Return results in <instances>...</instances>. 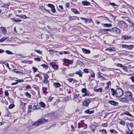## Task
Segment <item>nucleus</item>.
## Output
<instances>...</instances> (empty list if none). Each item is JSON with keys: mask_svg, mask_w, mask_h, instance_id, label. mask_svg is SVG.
Wrapping results in <instances>:
<instances>
[{"mask_svg": "<svg viewBox=\"0 0 134 134\" xmlns=\"http://www.w3.org/2000/svg\"><path fill=\"white\" fill-rule=\"evenodd\" d=\"M48 121V120L45 119L43 118H41L37 120L32 125L33 126H37Z\"/></svg>", "mask_w": 134, "mask_h": 134, "instance_id": "obj_1", "label": "nucleus"}, {"mask_svg": "<svg viewBox=\"0 0 134 134\" xmlns=\"http://www.w3.org/2000/svg\"><path fill=\"white\" fill-rule=\"evenodd\" d=\"M121 32L120 30L118 28L115 27L112 28V32L113 35H111L112 36L115 37L116 36L119 34Z\"/></svg>", "mask_w": 134, "mask_h": 134, "instance_id": "obj_2", "label": "nucleus"}, {"mask_svg": "<svg viewBox=\"0 0 134 134\" xmlns=\"http://www.w3.org/2000/svg\"><path fill=\"white\" fill-rule=\"evenodd\" d=\"M118 24L119 27L120 28H124L127 26V25L126 22L122 20H120L119 21Z\"/></svg>", "mask_w": 134, "mask_h": 134, "instance_id": "obj_3", "label": "nucleus"}, {"mask_svg": "<svg viewBox=\"0 0 134 134\" xmlns=\"http://www.w3.org/2000/svg\"><path fill=\"white\" fill-rule=\"evenodd\" d=\"M116 97H121L123 94V91L120 88H118L115 91Z\"/></svg>", "mask_w": 134, "mask_h": 134, "instance_id": "obj_4", "label": "nucleus"}, {"mask_svg": "<svg viewBox=\"0 0 134 134\" xmlns=\"http://www.w3.org/2000/svg\"><path fill=\"white\" fill-rule=\"evenodd\" d=\"M91 99V98L90 99H86L82 102L83 105L85 107H88L90 103V100Z\"/></svg>", "mask_w": 134, "mask_h": 134, "instance_id": "obj_5", "label": "nucleus"}, {"mask_svg": "<svg viewBox=\"0 0 134 134\" xmlns=\"http://www.w3.org/2000/svg\"><path fill=\"white\" fill-rule=\"evenodd\" d=\"M81 97L79 96V94H76L74 95V99L75 101H76L77 103H79L81 101L80 99Z\"/></svg>", "mask_w": 134, "mask_h": 134, "instance_id": "obj_6", "label": "nucleus"}, {"mask_svg": "<svg viewBox=\"0 0 134 134\" xmlns=\"http://www.w3.org/2000/svg\"><path fill=\"white\" fill-rule=\"evenodd\" d=\"M119 100L122 103H127L129 102V100L125 97H122L119 99Z\"/></svg>", "mask_w": 134, "mask_h": 134, "instance_id": "obj_7", "label": "nucleus"}, {"mask_svg": "<svg viewBox=\"0 0 134 134\" xmlns=\"http://www.w3.org/2000/svg\"><path fill=\"white\" fill-rule=\"evenodd\" d=\"M50 64L52 66V67L55 70L57 69L58 68L57 65L55 62H51L50 63Z\"/></svg>", "mask_w": 134, "mask_h": 134, "instance_id": "obj_8", "label": "nucleus"}, {"mask_svg": "<svg viewBox=\"0 0 134 134\" xmlns=\"http://www.w3.org/2000/svg\"><path fill=\"white\" fill-rule=\"evenodd\" d=\"M0 30L2 33L4 35L6 34L7 32L6 28L5 27H0Z\"/></svg>", "mask_w": 134, "mask_h": 134, "instance_id": "obj_9", "label": "nucleus"}, {"mask_svg": "<svg viewBox=\"0 0 134 134\" xmlns=\"http://www.w3.org/2000/svg\"><path fill=\"white\" fill-rule=\"evenodd\" d=\"M64 62L65 63H67L68 64H72L73 62L71 60L64 59H63Z\"/></svg>", "mask_w": 134, "mask_h": 134, "instance_id": "obj_10", "label": "nucleus"}, {"mask_svg": "<svg viewBox=\"0 0 134 134\" xmlns=\"http://www.w3.org/2000/svg\"><path fill=\"white\" fill-rule=\"evenodd\" d=\"M125 96L127 97H131L132 96V93L130 92L126 91L125 92Z\"/></svg>", "mask_w": 134, "mask_h": 134, "instance_id": "obj_11", "label": "nucleus"}, {"mask_svg": "<svg viewBox=\"0 0 134 134\" xmlns=\"http://www.w3.org/2000/svg\"><path fill=\"white\" fill-rule=\"evenodd\" d=\"M109 103L112 105L116 106L118 104V103L115 101L110 100L109 101Z\"/></svg>", "mask_w": 134, "mask_h": 134, "instance_id": "obj_12", "label": "nucleus"}, {"mask_svg": "<svg viewBox=\"0 0 134 134\" xmlns=\"http://www.w3.org/2000/svg\"><path fill=\"white\" fill-rule=\"evenodd\" d=\"M126 115L127 116H130L133 118H134V117L128 111H126L125 112L122 113L121 114V115Z\"/></svg>", "mask_w": 134, "mask_h": 134, "instance_id": "obj_13", "label": "nucleus"}, {"mask_svg": "<svg viewBox=\"0 0 134 134\" xmlns=\"http://www.w3.org/2000/svg\"><path fill=\"white\" fill-rule=\"evenodd\" d=\"M82 50L83 52L85 54H88L90 53V51L89 50L85 48H82Z\"/></svg>", "mask_w": 134, "mask_h": 134, "instance_id": "obj_14", "label": "nucleus"}, {"mask_svg": "<svg viewBox=\"0 0 134 134\" xmlns=\"http://www.w3.org/2000/svg\"><path fill=\"white\" fill-rule=\"evenodd\" d=\"M94 112V110L90 111L89 109H87L85 111V113H86L91 114L93 113Z\"/></svg>", "mask_w": 134, "mask_h": 134, "instance_id": "obj_15", "label": "nucleus"}, {"mask_svg": "<svg viewBox=\"0 0 134 134\" xmlns=\"http://www.w3.org/2000/svg\"><path fill=\"white\" fill-rule=\"evenodd\" d=\"M83 72L80 70H79L78 71H76L75 72V74H77L79 75V77H82V73Z\"/></svg>", "mask_w": 134, "mask_h": 134, "instance_id": "obj_16", "label": "nucleus"}, {"mask_svg": "<svg viewBox=\"0 0 134 134\" xmlns=\"http://www.w3.org/2000/svg\"><path fill=\"white\" fill-rule=\"evenodd\" d=\"M53 86L55 88H57L61 86L59 82H54L53 83Z\"/></svg>", "mask_w": 134, "mask_h": 134, "instance_id": "obj_17", "label": "nucleus"}, {"mask_svg": "<svg viewBox=\"0 0 134 134\" xmlns=\"http://www.w3.org/2000/svg\"><path fill=\"white\" fill-rule=\"evenodd\" d=\"M82 4L85 6L89 5L90 4V3L86 1H83L82 2Z\"/></svg>", "mask_w": 134, "mask_h": 134, "instance_id": "obj_18", "label": "nucleus"}, {"mask_svg": "<svg viewBox=\"0 0 134 134\" xmlns=\"http://www.w3.org/2000/svg\"><path fill=\"white\" fill-rule=\"evenodd\" d=\"M16 16L21 18L23 19H26L29 18L28 17H26L25 15H16Z\"/></svg>", "mask_w": 134, "mask_h": 134, "instance_id": "obj_19", "label": "nucleus"}, {"mask_svg": "<svg viewBox=\"0 0 134 134\" xmlns=\"http://www.w3.org/2000/svg\"><path fill=\"white\" fill-rule=\"evenodd\" d=\"M8 38L7 37H3L2 38L0 39V42H3Z\"/></svg>", "mask_w": 134, "mask_h": 134, "instance_id": "obj_20", "label": "nucleus"}, {"mask_svg": "<svg viewBox=\"0 0 134 134\" xmlns=\"http://www.w3.org/2000/svg\"><path fill=\"white\" fill-rule=\"evenodd\" d=\"M102 88H100L98 89H94V91L95 92H100L102 93Z\"/></svg>", "mask_w": 134, "mask_h": 134, "instance_id": "obj_21", "label": "nucleus"}, {"mask_svg": "<svg viewBox=\"0 0 134 134\" xmlns=\"http://www.w3.org/2000/svg\"><path fill=\"white\" fill-rule=\"evenodd\" d=\"M39 104L40 105L41 107L42 108H45L46 105L43 102H41L39 103Z\"/></svg>", "mask_w": 134, "mask_h": 134, "instance_id": "obj_22", "label": "nucleus"}, {"mask_svg": "<svg viewBox=\"0 0 134 134\" xmlns=\"http://www.w3.org/2000/svg\"><path fill=\"white\" fill-rule=\"evenodd\" d=\"M26 104L25 103H24L22 102H20V104L22 106V109H24L26 105Z\"/></svg>", "mask_w": 134, "mask_h": 134, "instance_id": "obj_23", "label": "nucleus"}, {"mask_svg": "<svg viewBox=\"0 0 134 134\" xmlns=\"http://www.w3.org/2000/svg\"><path fill=\"white\" fill-rule=\"evenodd\" d=\"M111 91L112 95L114 96H116L115 91V90L111 88Z\"/></svg>", "mask_w": 134, "mask_h": 134, "instance_id": "obj_24", "label": "nucleus"}, {"mask_svg": "<svg viewBox=\"0 0 134 134\" xmlns=\"http://www.w3.org/2000/svg\"><path fill=\"white\" fill-rule=\"evenodd\" d=\"M123 37L125 40H128L131 39V36H123Z\"/></svg>", "mask_w": 134, "mask_h": 134, "instance_id": "obj_25", "label": "nucleus"}, {"mask_svg": "<svg viewBox=\"0 0 134 134\" xmlns=\"http://www.w3.org/2000/svg\"><path fill=\"white\" fill-rule=\"evenodd\" d=\"M99 131L102 133V134H107V132L105 130H100Z\"/></svg>", "mask_w": 134, "mask_h": 134, "instance_id": "obj_26", "label": "nucleus"}, {"mask_svg": "<svg viewBox=\"0 0 134 134\" xmlns=\"http://www.w3.org/2000/svg\"><path fill=\"white\" fill-rule=\"evenodd\" d=\"M25 95L28 98H30L31 97V95L27 92H26Z\"/></svg>", "mask_w": 134, "mask_h": 134, "instance_id": "obj_27", "label": "nucleus"}, {"mask_svg": "<svg viewBox=\"0 0 134 134\" xmlns=\"http://www.w3.org/2000/svg\"><path fill=\"white\" fill-rule=\"evenodd\" d=\"M11 19L13 20V22H20L21 21V20L18 19V18H16V19L12 18Z\"/></svg>", "mask_w": 134, "mask_h": 134, "instance_id": "obj_28", "label": "nucleus"}, {"mask_svg": "<svg viewBox=\"0 0 134 134\" xmlns=\"http://www.w3.org/2000/svg\"><path fill=\"white\" fill-rule=\"evenodd\" d=\"M81 91L82 93H87V92L88 91L86 88H84L82 89Z\"/></svg>", "mask_w": 134, "mask_h": 134, "instance_id": "obj_29", "label": "nucleus"}, {"mask_svg": "<svg viewBox=\"0 0 134 134\" xmlns=\"http://www.w3.org/2000/svg\"><path fill=\"white\" fill-rule=\"evenodd\" d=\"M73 12L75 14H80V13L76 9H74L72 10Z\"/></svg>", "mask_w": 134, "mask_h": 134, "instance_id": "obj_30", "label": "nucleus"}, {"mask_svg": "<svg viewBox=\"0 0 134 134\" xmlns=\"http://www.w3.org/2000/svg\"><path fill=\"white\" fill-rule=\"evenodd\" d=\"M32 108V106L31 105H30L28 106V110L27 111L28 113H29L31 111Z\"/></svg>", "mask_w": 134, "mask_h": 134, "instance_id": "obj_31", "label": "nucleus"}, {"mask_svg": "<svg viewBox=\"0 0 134 134\" xmlns=\"http://www.w3.org/2000/svg\"><path fill=\"white\" fill-rule=\"evenodd\" d=\"M41 66H43V68L45 69H47L48 68V66L44 64H42L41 65Z\"/></svg>", "mask_w": 134, "mask_h": 134, "instance_id": "obj_32", "label": "nucleus"}, {"mask_svg": "<svg viewBox=\"0 0 134 134\" xmlns=\"http://www.w3.org/2000/svg\"><path fill=\"white\" fill-rule=\"evenodd\" d=\"M110 132L111 133L116 134L117 133V131L114 129H111L110 130Z\"/></svg>", "mask_w": 134, "mask_h": 134, "instance_id": "obj_33", "label": "nucleus"}, {"mask_svg": "<svg viewBox=\"0 0 134 134\" xmlns=\"http://www.w3.org/2000/svg\"><path fill=\"white\" fill-rule=\"evenodd\" d=\"M133 46L132 45H127V48L129 50H131L133 49Z\"/></svg>", "mask_w": 134, "mask_h": 134, "instance_id": "obj_34", "label": "nucleus"}, {"mask_svg": "<svg viewBox=\"0 0 134 134\" xmlns=\"http://www.w3.org/2000/svg\"><path fill=\"white\" fill-rule=\"evenodd\" d=\"M43 82L45 84H47L49 83V81L48 79H44L43 80Z\"/></svg>", "mask_w": 134, "mask_h": 134, "instance_id": "obj_35", "label": "nucleus"}, {"mask_svg": "<svg viewBox=\"0 0 134 134\" xmlns=\"http://www.w3.org/2000/svg\"><path fill=\"white\" fill-rule=\"evenodd\" d=\"M112 26V25L111 24H105L103 25V26L104 27H110Z\"/></svg>", "mask_w": 134, "mask_h": 134, "instance_id": "obj_36", "label": "nucleus"}, {"mask_svg": "<svg viewBox=\"0 0 134 134\" xmlns=\"http://www.w3.org/2000/svg\"><path fill=\"white\" fill-rule=\"evenodd\" d=\"M36 105H34L32 107V110H35L40 109L39 107H37Z\"/></svg>", "mask_w": 134, "mask_h": 134, "instance_id": "obj_37", "label": "nucleus"}, {"mask_svg": "<svg viewBox=\"0 0 134 134\" xmlns=\"http://www.w3.org/2000/svg\"><path fill=\"white\" fill-rule=\"evenodd\" d=\"M1 7H3V8H7L8 9H9L8 5H7L6 4H4L2 5L1 6Z\"/></svg>", "mask_w": 134, "mask_h": 134, "instance_id": "obj_38", "label": "nucleus"}, {"mask_svg": "<svg viewBox=\"0 0 134 134\" xmlns=\"http://www.w3.org/2000/svg\"><path fill=\"white\" fill-rule=\"evenodd\" d=\"M44 79H48L49 78L48 75L46 74H43Z\"/></svg>", "mask_w": 134, "mask_h": 134, "instance_id": "obj_39", "label": "nucleus"}, {"mask_svg": "<svg viewBox=\"0 0 134 134\" xmlns=\"http://www.w3.org/2000/svg\"><path fill=\"white\" fill-rule=\"evenodd\" d=\"M47 6L52 9L54 8L55 7L53 5L50 4H48Z\"/></svg>", "mask_w": 134, "mask_h": 134, "instance_id": "obj_40", "label": "nucleus"}, {"mask_svg": "<svg viewBox=\"0 0 134 134\" xmlns=\"http://www.w3.org/2000/svg\"><path fill=\"white\" fill-rule=\"evenodd\" d=\"M114 48H112L111 47H109L107 48L106 50H108L110 52L113 51Z\"/></svg>", "mask_w": 134, "mask_h": 134, "instance_id": "obj_41", "label": "nucleus"}, {"mask_svg": "<svg viewBox=\"0 0 134 134\" xmlns=\"http://www.w3.org/2000/svg\"><path fill=\"white\" fill-rule=\"evenodd\" d=\"M111 82L110 81H109L108 82H107L106 83V84L107 85V86L106 87V88H108L109 85H111Z\"/></svg>", "mask_w": 134, "mask_h": 134, "instance_id": "obj_42", "label": "nucleus"}, {"mask_svg": "<svg viewBox=\"0 0 134 134\" xmlns=\"http://www.w3.org/2000/svg\"><path fill=\"white\" fill-rule=\"evenodd\" d=\"M34 51L41 54H42V52L41 51L36 49L34 50Z\"/></svg>", "mask_w": 134, "mask_h": 134, "instance_id": "obj_43", "label": "nucleus"}, {"mask_svg": "<svg viewBox=\"0 0 134 134\" xmlns=\"http://www.w3.org/2000/svg\"><path fill=\"white\" fill-rule=\"evenodd\" d=\"M14 105L11 104L9 106V108L10 109H12L14 107Z\"/></svg>", "mask_w": 134, "mask_h": 134, "instance_id": "obj_44", "label": "nucleus"}, {"mask_svg": "<svg viewBox=\"0 0 134 134\" xmlns=\"http://www.w3.org/2000/svg\"><path fill=\"white\" fill-rule=\"evenodd\" d=\"M83 71L85 73H87L90 72L89 71V69H84L83 70Z\"/></svg>", "mask_w": 134, "mask_h": 134, "instance_id": "obj_45", "label": "nucleus"}, {"mask_svg": "<svg viewBox=\"0 0 134 134\" xmlns=\"http://www.w3.org/2000/svg\"><path fill=\"white\" fill-rule=\"evenodd\" d=\"M6 52L7 54H13V53L7 50L6 51Z\"/></svg>", "mask_w": 134, "mask_h": 134, "instance_id": "obj_46", "label": "nucleus"}, {"mask_svg": "<svg viewBox=\"0 0 134 134\" xmlns=\"http://www.w3.org/2000/svg\"><path fill=\"white\" fill-rule=\"evenodd\" d=\"M43 91L44 93H45L47 91V88L46 87H43L42 88Z\"/></svg>", "mask_w": 134, "mask_h": 134, "instance_id": "obj_47", "label": "nucleus"}, {"mask_svg": "<svg viewBox=\"0 0 134 134\" xmlns=\"http://www.w3.org/2000/svg\"><path fill=\"white\" fill-rule=\"evenodd\" d=\"M13 72H15L17 74H18L19 73H20V72L18 71H17L16 69H14L12 71Z\"/></svg>", "mask_w": 134, "mask_h": 134, "instance_id": "obj_48", "label": "nucleus"}, {"mask_svg": "<svg viewBox=\"0 0 134 134\" xmlns=\"http://www.w3.org/2000/svg\"><path fill=\"white\" fill-rule=\"evenodd\" d=\"M116 65L117 66L121 67V68L123 65L122 64L119 63H116Z\"/></svg>", "mask_w": 134, "mask_h": 134, "instance_id": "obj_49", "label": "nucleus"}, {"mask_svg": "<svg viewBox=\"0 0 134 134\" xmlns=\"http://www.w3.org/2000/svg\"><path fill=\"white\" fill-rule=\"evenodd\" d=\"M15 81L18 82V83H21L23 82L24 81V80H16Z\"/></svg>", "mask_w": 134, "mask_h": 134, "instance_id": "obj_50", "label": "nucleus"}, {"mask_svg": "<svg viewBox=\"0 0 134 134\" xmlns=\"http://www.w3.org/2000/svg\"><path fill=\"white\" fill-rule=\"evenodd\" d=\"M90 76L94 78L95 77V74L93 72L91 73Z\"/></svg>", "mask_w": 134, "mask_h": 134, "instance_id": "obj_51", "label": "nucleus"}, {"mask_svg": "<svg viewBox=\"0 0 134 134\" xmlns=\"http://www.w3.org/2000/svg\"><path fill=\"white\" fill-rule=\"evenodd\" d=\"M32 69L34 70V73L36 72L38 70L37 68L34 67H32Z\"/></svg>", "mask_w": 134, "mask_h": 134, "instance_id": "obj_52", "label": "nucleus"}, {"mask_svg": "<svg viewBox=\"0 0 134 134\" xmlns=\"http://www.w3.org/2000/svg\"><path fill=\"white\" fill-rule=\"evenodd\" d=\"M121 68H122L124 70L126 71L127 70V68L125 66L123 65Z\"/></svg>", "mask_w": 134, "mask_h": 134, "instance_id": "obj_53", "label": "nucleus"}, {"mask_svg": "<svg viewBox=\"0 0 134 134\" xmlns=\"http://www.w3.org/2000/svg\"><path fill=\"white\" fill-rule=\"evenodd\" d=\"M4 94L6 96H8L9 95V93L8 90L5 91Z\"/></svg>", "mask_w": 134, "mask_h": 134, "instance_id": "obj_54", "label": "nucleus"}, {"mask_svg": "<svg viewBox=\"0 0 134 134\" xmlns=\"http://www.w3.org/2000/svg\"><path fill=\"white\" fill-rule=\"evenodd\" d=\"M84 93V94L82 95V97H84L85 96H90L89 94L88 93Z\"/></svg>", "mask_w": 134, "mask_h": 134, "instance_id": "obj_55", "label": "nucleus"}, {"mask_svg": "<svg viewBox=\"0 0 134 134\" xmlns=\"http://www.w3.org/2000/svg\"><path fill=\"white\" fill-rule=\"evenodd\" d=\"M34 60L35 61H37V62H39L41 60V59L39 58H35Z\"/></svg>", "mask_w": 134, "mask_h": 134, "instance_id": "obj_56", "label": "nucleus"}, {"mask_svg": "<svg viewBox=\"0 0 134 134\" xmlns=\"http://www.w3.org/2000/svg\"><path fill=\"white\" fill-rule=\"evenodd\" d=\"M120 124L124 125L125 124V122L123 121H121L119 122Z\"/></svg>", "mask_w": 134, "mask_h": 134, "instance_id": "obj_57", "label": "nucleus"}, {"mask_svg": "<svg viewBox=\"0 0 134 134\" xmlns=\"http://www.w3.org/2000/svg\"><path fill=\"white\" fill-rule=\"evenodd\" d=\"M25 88H26V90H27L28 89H31V86L29 85H27V86H26L25 87Z\"/></svg>", "mask_w": 134, "mask_h": 134, "instance_id": "obj_58", "label": "nucleus"}, {"mask_svg": "<svg viewBox=\"0 0 134 134\" xmlns=\"http://www.w3.org/2000/svg\"><path fill=\"white\" fill-rule=\"evenodd\" d=\"M129 100L130 101L133 102H134V98L132 96L129 99Z\"/></svg>", "mask_w": 134, "mask_h": 134, "instance_id": "obj_59", "label": "nucleus"}, {"mask_svg": "<svg viewBox=\"0 0 134 134\" xmlns=\"http://www.w3.org/2000/svg\"><path fill=\"white\" fill-rule=\"evenodd\" d=\"M51 10V11L53 13H55V9L54 8L52 9Z\"/></svg>", "mask_w": 134, "mask_h": 134, "instance_id": "obj_60", "label": "nucleus"}, {"mask_svg": "<svg viewBox=\"0 0 134 134\" xmlns=\"http://www.w3.org/2000/svg\"><path fill=\"white\" fill-rule=\"evenodd\" d=\"M101 73L100 72H99L97 74L98 77L99 78H101V76H102L101 75Z\"/></svg>", "mask_w": 134, "mask_h": 134, "instance_id": "obj_61", "label": "nucleus"}, {"mask_svg": "<svg viewBox=\"0 0 134 134\" xmlns=\"http://www.w3.org/2000/svg\"><path fill=\"white\" fill-rule=\"evenodd\" d=\"M127 45L126 44H123L122 45V47L123 48H127Z\"/></svg>", "mask_w": 134, "mask_h": 134, "instance_id": "obj_62", "label": "nucleus"}, {"mask_svg": "<svg viewBox=\"0 0 134 134\" xmlns=\"http://www.w3.org/2000/svg\"><path fill=\"white\" fill-rule=\"evenodd\" d=\"M133 82H134V77H132L129 78Z\"/></svg>", "mask_w": 134, "mask_h": 134, "instance_id": "obj_63", "label": "nucleus"}, {"mask_svg": "<svg viewBox=\"0 0 134 134\" xmlns=\"http://www.w3.org/2000/svg\"><path fill=\"white\" fill-rule=\"evenodd\" d=\"M129 87L131 88L134 89V85H130L129 86Z\"/></svg>", "mask_w": 134, "mask_h": 134, "instance_id": "obj_64", "label": "nucleus"}]
</instances>
